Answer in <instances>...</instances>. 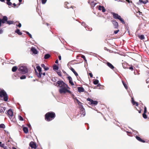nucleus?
I'll return each mask as SVG.
<instances>
[{
  "instance_id": "obj_49",
  "label": "nucleus",
  "mask_w": 149,
  "mask_h": 149,
  "mask_svg": "<svg viewBox=\"0 0 149 149\" xmlns=\"http://www.w3.org/2000/svg\"><path fill=\"white\" fill-rule=\"evenodd\" d=\"M96 3H94L93 2H91V5L93 7H94L96 5Z\"/></svg>"
},
{
  "instance_id": "obj_51",
  "label": "nucleus",
  "mask_w": 149,
  "mask_h": 149,
  "mask_svg": "<svg viewBox=\"0 0 149 149\" xmlns=\"http://www.w3.org/2000/svg\"><path fill=\"white\" fill-rule=\"evenodd\" d=\"M87 100L88 101H89L91 103V102H92L93 100L90 98H88L87 99Z\"/></svg>"
},
{
  "instance_id": "obj_58",
  "label": "nucleus",
  "mask_w": 149,
  "mask_h": 149,
  "mask_svg": "<svg viewBox=\"0 0 149 149\" xmlns=\"http://www.w3.org/2000/svg\"><path fill=\"white\" fill-rule=\"evenodd\" d=\"M131 70H133V68L132 67H130L129 68Z\"/></svg>"
},
{
  "instance_id": "obj_41",
  "label": "nucleus",
  "mask_w": 149,
  "mask_h": 149,
  "mask_svg": "<svg viewBox=\"0 0 149 149\" xmlns=\"http://www.w3.org/2000/svg\"><path fill=\"white\" fill-rule=\"evenodd\" d=\"M5 127L6 126L4 124H1V128L4 129Z\"/></svg>"
},
{
  "instance_id": "obj_54",
  "label": "nucleus",
  "mask_w": 149,
  "mask_h": 149,
  "mask_svg": "<svg viewBox=\"0 0 149 149\" xmlns=\"http://www.w3.org/2000/svg\"><path fill=\"white\" fill-rule=\"evenodd\" d=\"M74 99H75V100H76L77 102V103H78L79 102V101L78 99H77L76 97H75V98H74Z\"/></svg>"
},
{
  "instance_id": "obj_22",
  "label": "nucleus",
  "mask_w": 149,
  "mask_h": 149,
  "mask_svg": "<svg viewBox=\"0 0 149 149\" xmlns=\"http://www.w3.org/2000/svg\"><path fill=\"white\" fill-rule=\"evenodd\" d=\"M15 32L19 35H21L22 34V33L20 32V30L19 29H16L15 31Z\"/></svg>"
},
{
  "instance_id": "obj_13",
  "label": "nucleus",
  "mask_w": 149,
  "mask_h": 149,
  "mask_svg": "<svg viewBox=\"0 0 149 149\" xmlns=\"http://www.w3.org/2000/svg\"><path fill=\"white\" fill-rule=\"evenodd\" d=\"M68 79L69 80V82L70 84L72 86L74 85V84L72 81V77L70 76H69L68 77Z\"/></svg>"
},
{
  "instance_id": "obj_18",
  "label": "nucleus",
  "mask_w": 149,
  "mask_h": 149,
  "mask_svg": "<svg viewBox=\"0 0 149 149\" xmlns=\"http://www.w3.org/2000/svg\"><path fill=\"white\" fill-rule=\"evenodd\" d=\"M31 51L35 54H37L38 53V52L37 50L34 47H32L31 49Z\"/></svg>"
},
{
  "instance_id": "obj_5",
  "label": "nucleus",
  "mask_w": 149,
  "mask_h": 149,
  "mask_svg": "<svg viewBox=\"0 0 149 149\" xmlns=\"http://www.w3.org/2000/svg\"><path fill=\"white\" fill-rule=\"evenodd\" d=\"M18 70L22 73L24 74L27 72V69L26 67L19 66Z\"/></svg>"
},
{
  "instance_id": "obj_16",
  "label": "nucleus",
  "mask_w": 149,
  "mask_h": 149,
  "mask_svg": "<svg viewBox=\"0 0 149 149\" xmlns=\"http://www.w3.org/2000/svg\"><path fill=\"white\" fill-rule=\"evenodd\" d=\"M78 90L79 93L84 92V89L82 87H78Z\"/></svg>"
},
{
  "instance_id": "obj_6",
  "label": "nucleus",
  "mask_w": 149,
  "mask_h": 149,
  "mask_svg": "<svg viewBox=\"0 0 149 149\" xmlns=\"http://www.w3.org/2000/svg\"><path fill=\"white\" fill-rule=\"evenodd\" d=\"M7 20L8 18L6 16H4L2 19H1V26H2V24L6 23Z\"/></svg>"
},
{
  "instance_id": "obj_57",
  "label": "nucleus",
  "mask_w": 149,
  "mask_h": 149,
  "mask_svg": "<svg viewBox=\"0 0 149 149\" xmlns=\"http://www.w3.org/2000/svg\"><path fill=\"white\" fill-rule=\"evenodd\" d=\"M55 63H56V64L58 63V59H57Z\"/></svg>"
},
{
  "instance_id": "obj_14",
  "label": "nucleus",
  "mask_w": 149,
  "mask_h": 149,
  "mask_svg": "<svg viewBox=\"0 0 149 149\" xmlns=\"http://www.w3.org/2000/svg\"><path fill=\"white\" fill-rule=\"evenodd\" d=\"M107 66L111 69H113L114 68V67L109 62H107Z\"/></svg>"
},
{
  "instance_id": "obj_64",
  "label": "nucleus",
  "mask_w": 149,
  "mask_h": 149,
  "mask_svg": "<svg viewBox=\"0 0 149 149\" xmlns=\"http://www.w3.org/2000/svg\"><path fill=\"white\" fill-rule=\"evenodd\" d=\"M12 149H16V148H15L14 147H12Z\"/></svg>"
},
{
  "instance_id": "obj_45",
  "label": "nucleus",
  "mask_w": 149,
  "mask_h": 149,
  "mask_svg": "<svg viewBox=\"0 0 149 149\" xmlns=\"http://www.w3.org/2000/svg\"><path fill=\"white\" fill-rule=\"evenodd\" d=\"M19 120L21 121H23L24 120L23 118L21 116H19Z\"/></svg>"
},
{
  "instance_id": "obj_9",
  "label": "nucleus",
  "mask_w": 149,
  "mask_h": 149,
  "mask_svg": "<svg viewBox=\"0 0 149 149\" xmlns=\"http://www.w3.org/2000/svg\"><path fill=\"white\" fill-rule=\"evenodd\" d=\"M81 25L84 26V27L86 28V30L91 31L92 30V28H88V26H86V25L85 23L84 22H82L81 23Z\"/></svg>"
},
{
  "instance_id": "obj_17",
  "label": "nucleus",
  "mask_w": 149,
  "mask_h": 149,
  "mask_svg": "<svg viewBox=\"0 0 149 149\" xmlns=\"http://www.w3.org/2000/svg\"><path fill=\"white\" fill-rule=\"evenodd\" d=\"M136 139H137L140 142H142L143 143H145V141L142 139H141V138L139 136H136Z\"/></svg>"
},
{
  "instance_id": "obj_61",
  "label": "nucleus",
  "mask_w": 149,
  "mask_h": 149,
  "mask_svg": "<svg viewBox=\"0 0 149 149\" xmlns=\"http://www.w3.org/2000/svg\"><path fill=\"white\" fill-rule=\"evenodd\" d=\"M13 6H16V4H15V3H13Z\"/></svg>"
},
{
  "instance_id": "obj_39",
  "label": "nucleus",
  "mask_w": 149,
  "mask_h": 149,
  "mask_svg": "<svg viewBox=\"0 0 149 149\" xmlns=\"http://www.w3.org/2000/svg\"><path fill=\"white\" fill-rule=\"evenodd\" d=\"M68 4H69V3H68V2H65V7L66 8H69V7L68 6Z\"/></svg>"
},
{
  "instance_id": "obj_35",
  "label": "nucleus",
  "mask_w": 149,
  "mask_h": 149,
  "mask_svg": "<svg viewBox=\"0 0 149 149\" xmlns=\"http://www.w3.org/2000/svg\"><path fill=\"white\" fill-rule=\"evenodd\" d=\"M57 78L56 77H54L52 79V80L54 82H57V81H58L57 80Z\"/></svg>"
},
{
  "instance_id": "obj_62",
  "label": "nucleus",
  "mask_w": 149,
  "mask_h": 149,
  "mask_svg": "<svg viewBox=\"0 0 149 149\" xmlns=\"http://www.w3.org/2000/svg\"><path fill=\"white\" fill-rule=\"evenodd\" d=\"M42 74L43 75L45 76V72H44L43 73H42Z\"/></svg>"
},
{
  "instance_id": "obj_50",
  "label": "nucleus",
  "mask_w": 149,
  "mask_h": 149,
  "mask_svg": "<svg viewBox=\"0 0 149 149\" xmlns=\"http://www.w3.org/2000/svg\"><path fill=\"white\" fill-rule=\"evenodd\" d=\"M119 31V30H116V31H114V33L115 34H116L117 33H118Z\"/></svg>"
},
{
  "instance_id": "obj_11",
  "label": "nucleus",
  "mask_w": 149,
  "mask_h": 149,
  "mask_svg": "<svg viewBox=\"0 0 149 149\" xmlns=\"http://www.w3.org/2000/svg\"><path fill=\"white\" fill-rule=\"evenodd\" d=\"M29 146L32 148L36 149V143L33 141H31L30 142Z\"/></svg>"
},
{
  "instance_id": "obj_37",
  "label": "nucleus",
  "mask_w": 149,
  "mask_h": 149,
  "mask_svg": "<svg viewBox=\"0 0 149 149\" xmlns=\"http://www.w3.org/2000/svg\"><path fill=\"white\" fill-rule=\"evenodd\" d=\"M24 32L26 33V34L28 35V36L31 38H32L31 35V34H30L28 31H25Z\"/></svg>"
},
{
  "instance_id": "obj_33",
  "label": "nucleus",
  "mask_w": 149,
  "mask_h": 149,
  "mask_svg": "<svg viewBox=\"0 0 149 149\" xmlns=\"http://www.w3.org/2000/svg\"><path fill=\"white\" fill-rule=\"evenodd\" d=\"M6 23L7 24H8L9 25H10L11 24H12L13 23V22L12 21L8 20L7 21Z\"/></svg>"
},
{
  "instance_id": "obj_8",
  "label": "nucleus",
  "mask_w": 149,
  "mask_h": 149,
  "mask_svg": "<svg viewBox=\"0 0 149 149\" xmlns=\"http://www.w3.org/2000/svg\"><path fill=\"white\" fill-rule=\"evenodd\" d=\"M80 114H81L80 116L81 117H84L85 116L86 113L84 108L80 109Z\"/></svg>"
},
{
  "instance_id": "obj_29",
  "label": "nucleus",
  "mask_w": 149,
  "mask_h": 149,
  "mask_svg": "<svg viewBox=\"0 0 149 149\" xmlns=\"http://www.w3.org/2000/svg\"><path fill=\"white\" fill-rule=\"evenodd\" d=\"M138 37L141 40H143L145 38L144 35H138Z\"/></svg>"
},
{
  "instance_id": "obj_60",
  "label": "nucleus",
  "mask_w": 149,
  "mask_h": 149,
  "mask_svg": "<svg viewBox=\"0 0 149 149\" xmlns=\"http://www.w3.org/2000/svg\"><path fill=\"white\" fill-rule=\"evenodd\" d=\"M58 58L60 60H61V57L60 56H59Z\"/></svg>"
},
{
  "instance_id": "obj_19",
  "label": "nucleus",
  "mask_w": 149,
  "mask_h": 149,
  "mask_svg": "<svg viewBox=\"0 0 149 149\" xmlns=\"http://www.w3.org/2000/svg\"><path fill=\"white\" fill-rule=\"evenodd\" d=\"M1 148H3L4 149H8V147L4 144H2L1 142Z\"/></svg>"
},
{
  "instance_id": "obj_26",
  "label": "nucleus",
  "mask_w": 149,
  "mask_h": 149,
  "mask_svg": "<svg viewBox=\"0 0 149 149\" xmlns=\"http://www.w3.org/2000/svg\"><path fill=\"white\" fill-rule=\"evenodd\" d=\"M50 57V55L48 54H47L45 55L44 58L45 59H47Z\"/></svg>"
},
{
  "instance_id": "obj_12",
  "label": "nucleus",
  "mask_w": 149,
  "mask_h": 149,
  "mask_svg": "<svg viewBox=\"0 0 149 149\" xmlns=\"http://www.w3.org/2000/svg\"><path fill=\"white\" fill-rule=\"evenodd\" d=\"M98 9L100 10H102V12L104 13L106 11V10L103 6H99L98 7Z\"/></svg>"
},
{
  "instance_id": "obj_28",
  "label": "nucleus",
  "mask_w": 149,
  "mask_h": 149,
  "mask_svg": "<svg viewBox=\"0 0 149 149\" xmlns=\"http://www.w3.org/2000/svg\"><path fill=\"white\" fill-rule=\"evenodd\" d=\"M6 110V108L5 107H1V113H4Z\"/></svg>"
},
{
  "instance_id": "obj_47",
  "label": "nucleus",
  "mask_w": 149,
  "mask_h": 149,
  "mask_svg": "<svg viewBox=\"0 0 149 149\" xmlns=\"http://www.w3.org/2000/svg\"><path fill=\"white\" fill-rule=\"evenodd\" d=\"M58 81H57V82H55L54 83V84L55 86H56L58 87Z\"/></svg>"
},
{
  "instance_id": "obj_42",
  "label": "nucleus",
  "mask_w": 149,
  "mask_h": 149,
  "mask_svg": "<svg viewBox=\"0 0 149 149\" xmlns=\"http://www.w3.org/2000/svg\"><path fill=\"white\" fill-rule=\"evenodd\" d=\"M146 113H143V118L145 119H146L147 118V116Z\"/></svg>"
},
{
  "instance_id": "obj_36",
  "label": "nucleus",
  "mask_w": 149,
  "mask_h": 149,
  "mask_svg": "<svg viewBox=\"0 0 149 149\" xmlns=\"http://www.w3.org/2000/svg\"><path fill=\"white\" fill-rule=\"evenodd\" d=\"M99 81L97 79H95L93 81V84L95 85H97L98 84Z\"/></svg>"
},
{
  "instance_id": "obj_44",
  "label": "nucleus",
  "mask_w": 149,
  "mask_h": 149,
  "mask_svg": "<svg viewBox=\"0 0 149 149\" xmlns=\"http://www.w3.org/2000/svg\"><path fill=\"white\" fill-rule=\"evenodd\" d=\"M47 0H41L42 3V4H45L46 3Z\"/></svg>"
},
{
  "instance_id": "obj_2",
  "label": "nucleus",
  "mask_w": 149,
  "mask_h": 149,
  "mask_svg": "<svg viewBox=\"0 0 149 149\" xmlns=\"http://www.w3.org/2000/svg\"><path fill=\"white\" fill-rule=\"evenodd\" d=\"M8 100V96L6 92L4 90L1 89V100L6 102Z\"/></svg>"
},
{
  "instance_id": "obj_46",
  "label": "nucleus",
  "mask_w": 149,
  "mask_h": 149,
  "mask_svg": "<svg viewBox=\"0 0 149 149\" xmlns=\"http://www.w3.org/2000/svg\"><path fill=\"white\" fill-rule=\"evenodd\" d=\"M81 57L82 58H83L85 61H86L87 60H86V58L83 55H82L81 56Z\"/></svg>"
},
{
  "instance_id": "obj_52",
  "label": "nucleus",
  "mask_w": 149,
  "mask_h": 149,
  "mask_svg": "<svg viewBox=\"0 0 149 149\" xmlns=\"http://www.w3.org/2000/svg\"><path fill=\"white\" fill-rule=\"evenodd\" d=\"M89 74L91 77H93V75L91 73H89Z\"/></svg>"
},
{
  "instance_id": "obj_7",
  "label": "nucleus",
  "mask_w": 149,
  "mask_h": 149,
  "mask_svg": "<svg viewBox=\"0 0 149 149\" xmlns=\"http://www.w3.org/2000/svg\"><path fill=\"white\" fill-rule=\"evenodd\" d=\"M9 118H10L13 115V112L11 109H9L7 111V113Z\"/></svg>"
},
{
  "instance_id": "obj_3",
  "label": "nucleus",
  "mask_w": 149,
  "mask_h": 149,
  "mask_svg": "<svg viewBox=\"0 0 149 149\" xmlns=\"http://www.w3.org/2000/svg\"><path fill=\"white\" fill-rule=\"evenodd\" d=\"M55 116V113L52 112H48L45 115V119L47 121H50Z\"/></svg>"
},
{
  "instance_id": "obj_27",
  "label": "nucleus",
  "mask_w": 149,
  "mask_h": 149,
  "mask_svg": "<svg viewBox=\"0 0 149 149\" xmlns=\"http://www.w3.org/2000/svg\"><path fill=\"white\" fill-rule=\"evenodd\" d=\"M139 2L140 3H143V4H146L148 2V0H146L144 1H142V0H139Z\"/></svg>"
},
{
  "instance_id": "obj_23",
  "label": "nucleus",
  "mask_w": 149,
  "mask_h": 149,
  "mask_svg": "<svg viewBox=\"0 0 149 149\" xmlns=\"http://www.w3.org/2000/svg\"><path fill=\"white\" fill-rule=\"evenodd\" d=\"M98 103V102L97 101H93V100H92V102H91V105H96Z\"/></svg>"
},
{
  "instance_id": "obj_53",
  "label": "nucleus",
  "mask_w": 149,
  "mask_h": 149,
  "mask_svg": "<svg viewBox=\"0 0 149 149\" xmlns=\"http://www.w3.org/2000/svg\"><path fill=\"white\" fill-rule=\"evenodd\" d=\"M17 26L19 27H20L21 26V24L20 23H19L17 25Z\"/></svg>"
},
{
  "instance_id": "obj_25",
  "label": "nucleus",
  "mask_w": 149,
  "mask_h": 149,
  "mask_svg": "<svg viewBox=\"0 0 149 149\" xmlns=\"http://www.w3.org/2000/svg\"><path fill=\"white\" fill-rule=\"evenodd\" d=\"M23 130L24 132L26 134L28 132V129L27 127H24L23 128Z\"/></svg>"
},
{
  "instance_id": "obj_55",
  "label": "nucleus",
  "mask_w": 149,
  "mask_h": 149,
  "mask_svg": "<svg viewBox=\"0 0 149 149\" xmlns=\"http://www.w3.org/2000/svg\"><path fill=\"white\" fill-rule=\"evenodd\" d=\"M57 74H58L60 76H61V74L60 72H58L57 73Z\"/></svg>"
},
{
  "instance_id": "obj_40",
  "label": "nucleus",
  "mask_w": 149,
  "mask_h": 149,
  "mask_svg": "<svg viewBox=\"0 0 149 149\" xmlns=\"http://www.w3.org/2000/svg\"><path fill=\"white\" fill-rule=\"evenodd\" d=\"M122 83L124 87L127 89V84H125L123 81H122Z\"/></svg>"
},
{
  "instance_id": "obj_34",
  "label": "nucleus",
  "mask_w": 149,
  "mask_h": 149,
  "mask_svg": "<svg viewBox=\"0 0 149 149\" xmlns=\"http://www.w3.org/2000/svg\"><path fill=\"white\" fill-rule=\"evenodd\" d=\"M58 66H57L56 65H54L53 66V70H58Z\"/></svg>"
},
{
  "instance_id": "obj_59",
  "label": "nucleus",
  "mask_w": 149,
  "mask_h": 149,
  "mask_svg": "<svg viewBox=\"0 0 149 149\" xmlns=\"http://www.w3.org/2000/svg\"><path fill=\"white\" fill-rule=\"evenodd\" d=\"M126 1L127 2H128L129 3H130V2H132V1L130 2V0H127Z\"/></svg>"
},
{
  "instance_id": "obj_56",
  "label": "nucleus",
  "mask_w": 149,
  "mask_h": 149,
  "mask_svg": "<svg viewBox=\"0 0 149 149\" xmlns=\"http://www.w3.org/2000/svg\"><path fill=\"white\" fill-rule=\"evenodd\" d=\"M1 2H4L5 3H6L5 0H1Z\"/></svg>"
},
{
  "instance_id": "obj_48",
  "label": "nucleus",
  "mask_w": 149,
  "mask_h": 149,
  "mask_svg": "<svg viewBox=\"0 0 149 149\" xmlns=\"http://www.w3.org/2000/svg\"><path fill=\"white\" fill-rule=\"evenodd\" d=\"M147 112V108L146 107H144V113H146Z\"/></svg>"
},
{
  "instance_id": "obj_31",
  "label": "nucleus",
  "mask_w": 149,
  "mask_h": 149,
  "mask_svg": "<svg viewBox=\"0 0 149 149\" xmlns=\"http://www.w3.org/2000/svg\"><path fill=\"white\" fill-rule=\"evenodd\" d=\"M36 68L39 72H41L42 69L41 68L40 66H37L36 67Z\"/></svg>"
},
{
  "instance_id": "obj_43",
  "label": "nucleus",
  "mask_w": 149,
  "mask_h": 149,
  "mask_svg": "<svg viewBox=\"0 0 149 149\" xmlns=\"http://www.w3.org/2000/svg\"><path fill=\"white\" fill-rule=\"evenodd\" d=\"M26 76L25 75H22L20 77V79H26Z\"/></svg>"
},
{
  "instance_id": "obj_24",
  "label": "nucleus",
  "mask_w": 149,
  "mask_h": 149,
  "mask_svg": "<svg viewBox=\"0 0 149 149\" xmlns=\"http://www.w3.org/2000/svg\"><path fill=\"white\" fill-rule=\"evenodd\" d=\"M6 3L9 6H11L12 5V3L11 2H10V0H6Z\"/></svg>"
},
{
  "instance_id": "obj_20",
  "label": "nucleus",
  "mask_w": 149,
  "mask_h": 149,
  "mask_svg": "<svg viewBox=\"0 0 149 149\" xmlns=\"http://www.w3.org/2000/svg\"><path fill=\"white\" fill-rule=\"evenodd\" d=\"M41 66L42 68H43L46 71L48 70L49 69V68L48 67H46L43 64H41Z\"/></svg>"
},
{
  "instance_id": "obj_21",
  "label": "nucleus",
  "mask_w": 149,
  "mask_h": 149,
  "mask_svg": "<svg viewBox=\"0 0 149 149\" xmlns=\"http://www.w3.org/2000/svg\"><path fill=\"white\" fill-rule=\"evenodd\" d=\"M70 69L74 73L76 76H78V73L75 71L73 68H71Z\"/></svg>"
},
{
  "instance_id": "obj_1",
  "label": "nucleus",
  "mask_w": 149,
  "mask_h": 149,
  "mask_svg": "<svg viewBox=\"0 0 149 149\" xmlns=\"http://www.w3.org/2000/svg\"><path fill=\"white\" fill-rule=\"evenodd\" d=\"M58 87L60 88L59 91L61 94H65L66 92L70 93V91L67 89V88H69L67 84L63 81L61 80H59L58 81Z\"/></svg>"
},
{
  "instance_id": "obj_4",
  "label": "nucleus",
  "mask_w": 149,
  "mask_h": 149,
  "mask_svg": "<svg viewBox=\"0 0 149 149\" xmlns=\"http://www.w3.org/2000/svg\"><path fill=\"white\" fill-rule=\"evenodd\" d=\"M111 13L113 15V17L114 19H118L123 24H125V22L124 20L122 18H121V17L120 16L118 15V14L115 13Z\"/></svg>"
},
{
  "instance_id": "obj_15",
  "label": "nucleus",
  "mask_w": 149,
  "mask_h": 149,
  "mask_svg": "<svg viewBox=\"0 0 149 149\" xmlns=\"http://www.w3.org/2000/svg\"><path fill=\"white\" fill-rule=\"evenodd\" d=\"M131 102L133 105L135 104L136 106H138L139 104L138 102H135L133 97H132L131 98Z\"/></svg>"
},
{
  "instance_id": "obj_30",
  "label": "nucleus",
  "mask_w": 149,
  "mask_h": 149,
  "mask_svg": "<svg viewBox=\"0 0 149 149\" xmlns=\"http://www.w3.org/2000/svg\"><path fill=\"white\" fill-rule=\"evenodd\" d=\"M78 104L79 106V108L80 109L84 108L82 105V103L80 102H79Z\"/></svg>"
},
{
  "instance_id": "obj_38",
  "label": "nucleus",
  "mask_w": 149,
  "mask_h": 149,
  "mask_svg": "<svg viewBox=\"0 0 149 149\" xmlns=\"http://www.w3.org/2000/svg\"><path fill=\"white\" fill-rule=\"evenodd\" d=\"M42 74V73L41 72H39L38 74H37V76L39 78H40L41 77V75Z\"/></svg>"
},
{
  "instance_id": "obj_63",
  "label": "nucleus",
  "mask_w": 149,
  "mask_h": 149,
  "mask_svg": "<svg viewBox=\"0 0 149 149\" xmlns=\"http://www.w3.org/2000/svg\"><path fill=\"white\" fill-rule=\"evenodd\" d=\"M141 109L140 110H139V113H141Z\"/></svg>"
},
{
  "instance_id": "obj_10",
  "label": "nucleus",
  "mask_w": 149,
  "mask_h": 149,
  "mask_svg": "<svg viewBox=\"0 0 149 149\" xmlns=\"http://www.w3.org/2000/svg\"><path fill=\"white\" fill-rule=\"evenodd\" d=\"M112 22L114 26V27L115 29H117L118 27V24L117 22L115 20H112Z\"/></svg>"
},
{
  "instance_id": "obj_32",
  "label": "nucleus",
  "mask_w": 149,
  "mask_h": 149,
  "mask_svg": "<svg viewBox=\"0 0 149 149\" xmlns=\"http://www.w3.org/2000/svg\"><path fill=\"white\" fill-rule=\"evenodd\" d=\"M17 67L16 66H14L12 68V71L13 72H15L17 70Z\"/></svg>"
}]
</instances>
